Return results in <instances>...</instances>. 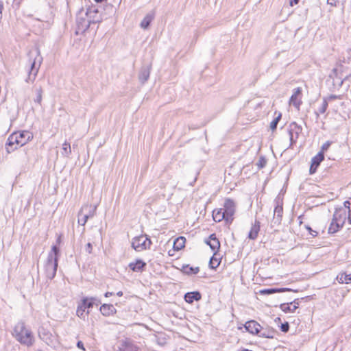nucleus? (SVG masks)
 <instances>
[{
    "mask_svg": "<svg viewBox=\"0 0 351 351\" xmlns=\"http://www.w3.org/2000/svg\"><path fill=\"white\" fill-rule=\"evenodd\" d=\"M337 280L341 284H350L351 283V274H347L345 271L340 272L337 276Z\"/></svg>",
    "mask_w": 351,
    "mask_h": 351,
    "instance_id": "nucleus-21",
    "label": "nucleus"
},
{
    "mask_svg": "<svg viewBox=\"0 0 351 351\" xmlns=\"http://www.w3.org/2000/svg\"><path fill=\"white\" fill-rule=\"evenodd\" d=\"M205 243L209 245L213 253L219 252L221 244L215 233L210 234V237L205 241Z\"/></svg>",
    "mask_w": 351,
    "mask_h": 351,
    "instance_id": "nucleus-11",
    "label": "nucleus"
},
{
    "mask_svg": "<svg viewBox=\"0 0 351 351\" xmlns=\"http://www.w3.org/2000/svg\"><path fill=\"white\" fill-rule=\"evenodd\" d=\"M52 251L54 252L55 255L57 256L58 253V248L56 246L52 247Z\"/></svg>",
    "mask_w": 351,
    "mask_h": 351,
    "instance_id": "nucleus-37",
    "label": "nucleus"
},
{
    "mask_svg": "<svg viewBox=\"0 0 351 351\" xmlns=\"http://www.w3.org/2000/svg\"><path fill=\"white\" fill-rule=\"evenodd\" d=\"M175 251H176V250H173H173H169V251L168 252V255H169V256H174V252H175Z\"/></svg>",
    "mask_w": 351,
    "mask_h": 351,
    "instance_id": "nucleus-41",
    "label": "nucleus"
},
{
    "mask_svg": "<svg viewBox=\"0 0 351 351\" xmlns=\"http://www.w3.org/2000/svg\"><path fill=\"white\" fill-rule=\"evenodd\" d=\"M153 19V16L151 15H147L141 21V27L143 29H146L149 27L150 23Z\"/></svg>",
    "mask_w": 351,
    "mask_h": 351,
    "instance_id": "nucleus-25",
    "label": "nucleus"
},
{
    "mask_svg": "<svg viewBox=\"0 0 351 351\" xmlns=\"http://www.w3.org/2000/svg\"><path fill=\"white\" fill-rule=\"evenodd\" d=\"M340 99V97L338 96V95H330L328 99H326L327 100H333V99Z\"/></svg>",
    "mask_w": 351,
    "mask_h": 351,
    "instance_id": "nucleus-36",
    "label": "nucleus"
},
{
    "mask_svg": "<svg viewBox=\"0 0 351 351\" xmlns=\"http://www.w3.org/2000/svg\"><path fill=\"white\" fill-rule=\"evenodd\" d=\"M123 293L122 291H119L117 293V295L119 297H121V296H123Z\"/></svg>",
    "mask_w": 351,
    "mask_h": 351,
    "instance_id": "nucleus-42",
    "label": "nucleus"
},
{
    "mask_svg": "<svg viewBox=\"0 0 351 351\" xmlns=\"http://www.w3.org/2000/svg\"><path fill=\"white\" fill-rule=\"evenodd\" d=\"M236 213V203L230 198L224 200L223 208H215L212 212V217L215 222H221L223 220L228 224L232 223L234 215Z\"/></svg>",
    "mask_w": 351,
    "mask_h": 351,
    "instance_id": "nucleus-1",
    "label": "nucleus"
},
{
    "mask_svg": "<svg viewBox=\"0 0 351 351\" xmlns=\"http://www.w3.org/2000/svg\"><path fill=\"white\" fill-rule=\"evenodd\" d=\"M33 138L32 134L29 131L15 132L8 138L5 149L8 153H11L18 148L23 146Z\"/></svg>",
    "mask_w": 351,
    "mask_h": 351,
    "instance_id": "nucleus-3",
    "label": "nucleus"
},
{
    "mask_svg": "<svg viewBox=\"0 0 351 351\" xmlns=\"http://www.w3.org/2000/svg\"><path fill=\"white\" fill-rule=\"evenodd\" d=\"M261 228V223L258 221H255L252 224L250 230L248 234V238L252 240L256 239L258 237Z\"/></svg>",
    "mask_w": 351,
    "mask_h": 351,
    "instance_id": "nucleus-16",
    "label": "nucleus"
},
{
    "mask_svg": "<svg viewBox=\"0 0 351 351\" xmlns=\"http://www.w3.org/2000/svg\"><path fill=\"white\" fill-rule=\"evenodd\" d=\"M245 330L253 335H258L261 332L263 327L255 320H249L244 324Z\"/></svg>",
    "mask_w": 351,
    "mask_h": 351,
    "instance_id": "nucleus-9",
    "label": "nucleus"
},
{
    "mask_svg": "<svg viewBox=\"0 0 351 351\" xmlns=\"http://www.w3.org/2000/svg\"><path fill=\"white\" fill-rule=\"evenodd\" d=\"M290 289L288 288H280V289H265L259 291L260 295H269L276 293H281L285 291H289Z\"/></svg>",
    "mask_w": 351,
    "mask_h": 351,
    "instance_id": "nucleus-22",
    "label": "nucleus"
},
{
    "mask_svg": "<svg viewBox=\"0 0 351 351\" xmlns=\"http://www.w3.org/2000/svg\"><path fill=\"white\" fill-rule=\"evenodd\" d=\"M186 239L184 237L180 236L174 240L173 248L177 252L183 250L185 247Z\"/></svg>",
    "mask_w": 351,
    "mask_h": 351,
    "instance_id": "nucleus-17",
    "label": "nucleus"
},
{
    "mask_svg": "<svg viewBox=\"0 0 351 351\" xmlns=\"http://www.w3.org/2000/svg\"><path fill=\"white\" fill-rule=\"evenodd\" d=\"M280 329L282 332H287L289 331V325L288 322H285L281 324Z\"/></svg>",
    "mask_w": 351,
    "mask_h": 351,
    "instance_id": "nucleus-32",
    "label": "nucleus"
},
{
    "mask_svg": "<svg viewBox=\"0 0 351 351\" xmlns=\"http://www.w3.org/2000/svg\"><path fill=\"white\" fill-rule=\"evenodd\" d=\"M97 21H98V20H93L92 22L93 23H96Z\"/></svg>",
    "mask_w": 351,
    "mask_h": 351,
    "instance_id": "nucleus-51",
    "label": "nucleus"
},
{
    "mask_svg": "<svg viewBox=\"0 0 351 351\" xmlns=\"http://www.w3.org/2000/svg\"><path fill=\"white\" fill-rule=\"evenodd\" d=\"M328 104L327 99H324L323 103L322 104V106L319 109V113H321V114L325 113L326 110H327V108H328Z\"/></svg>",
    "mask_w": 351,
    "mask_h": 351,
    "instance_id": "nucleus-29",
    "label": "nucleus"
},
{
    "mask_svg": "<svg viewBox=\"0 0 351 351\" xmlns=\"http://www.w3.org/2000/svg\"><path fill=\"white\" fill-rule=\"evenodd\" d=\"M333 219L343 226L346 221L351 224V217H350V210L347 211L345 208H339L337 210L333 215Z\"/></svg>",
    "mask_w": 351,
    "mask_h": 351,
    "instance_id": "nucleus-8",
    "label": "nucleus"
},
{
    "mask_svg": "<svg viewBox=\"0 0 351 351\" xmlns=\"http://www.w3.org/2000/svg\"><path fill=\"white\" fill-rule=\"evenodd\" d=\"M96 298L93 297H84L78 304L76 309V315L81 318L85 319L89 313V309L93 308Z\"/></svg>",
    "mask_w": 351,
    "mask_h": 351,
    "instance_id": "nucleus-4",
    "label": "nucleus"
},
{
    "mask_svg": "<svg viewBox=\"0 0 351 351\" xmlns=\"http://www.w3.org/2000/svg\"><path fill=\"white\" fill-rule=\"evenodd\" d=\"M12 335L21 344L27 347L32 346L35 342L32 331L24 322L17 323L13 328Z\"/></svg>",
    "mask_w": 351,
    "mask_h": 351,
    "instance_id": "nucleus-2",
    "label": "nucleus"
},
{
    "mask_svg": "<svg viewBox=\"0 0 351 351\" xmlns=\"http://www.w3.org/2000/svg\"><path fill=\"white\" fill-rule=\"evenodd\" d=\"M96 3H102L104 1H107V0H94Z\"/></svg>",
    "mask_w": 351,
    "mask_h": 351,
    "instance_id": "nucleus-46",
    "label": "nucleus"
},
{
    "mask_svg": "<svg viewBox=\"0 0 351 351\" xmlns=\"http://www.w3.org/2000/svg\"><path fill=\"white\" fill-rule=\"evenodd\" d=\"M77 347L79 349H80V350H83V351H86V349H85V348H84V343H83V342H82V341H79L77 343Z\"/></svg>",
    "mask_w": 351,
    "mask_h": 351,
    "instance_id": "nucleus-35",
    "label": "nucleus"
},
{
    "mask_svg": "<svg viewBox=\"0 0 351 351\" xmlns=\"http://www.w3.org/2000/svg\"><path fill=\"white\" fill-rule=\"evenodd\" d=\"M61 241H62V238H61V236L60 235V236H58V237L57 239V243L60 244L61 243Z\"/></svg>",
    "mask_w": 351,
    "mask_h": 351,
    "instance_id": "nucleus-44",
    "label": "nucleus"
},
{
    "mask_svg": "<svg viewBox=\"0 0 351 351\" xmlns=\"http://www.w3.org/2000/svg\"><path fill=\"white\" fill-rule=\"evenodd\" d=\"M289 104L293 106L297 111L300 110L302 104V88L301 87H298L293 90Z\"/></svg>",
    "mask_w": 351,
    "mask_h": 351,
    "instance_id": "nucleus-7",
    "label": "nucleus"
},
{
    "mask_svg": "<svg viewBox=\"0 0 351 351\" xmlns=\"http://www.w3.org/2000/svg\"><path fill=\"white\" fill-rule=\"evenodd\" d=\"M282 114L279 113L278 115L271 122L270 128L272 131L276 130L277 128V125L280 120L281 119Z\"/></svg>",
    "mask_w": 351,
    "mask_h": 351,
    "instance_id": "nucleus-27",
    "label": "nucleus"
},
{
    "mask_svg": "<svg viewBox=\"0 0 351 351\" xmlns=\"http://www.w3.org/2000/svg\"><path fill=\"white\" fill-rule=\"evenodd\" d=\"M201 298L202 295L198 291L189 292L184 295V300L189 304H192L194 301H198Z\"/></svg>",
    "mask_w": 351,
    "mask_h": 351,
    "instance_id": "nucleus-18",
    "label": "nucleus"
},
{
    "mask_svg": "<svg viewBox=\"0 0 351 351\" xmlns=\"http://www.w3.org/2000/svg\"><path fill=\"white\" fill-rule=\"evenodd\" d=\"M93 12L95 13V14H97L98 13V10L97 9L94 10L93 11Z\"/></svg>",
    "mask_w": 351,
    "mask_h": 351,
    "instance_id": "nucleus-49",
    "label": "nucleus"
},
{
    "mask_svg": "<svg viewBox=\"0 0 351 351\" xmlns=\"http://www.w3.org/2000/svg\"><path fill=\"white\" fill-rule=\"evenodd\" d=\"M101 314L104 317H112L116 315L117 311L112 304H103L99 307Z\"/></svg>",
    "mask_w": 351,
    "mask_h": 351,
    "instance_id": "nucleus-10",
    "label": "nucleus"
},
{
    "mask_svg": "<svg viewBox=\"0 0 351 351\" xmlns=\"http://www.w3.org/2000/svg\"><path fill=\"white\" fill-rule=\"evenodd\" d=\"M41 99H42V95H41V92H40V93H39L38 97V101L39 103L41 102Z\"/></svg>",
    "mask_w": 351,
    "mask_h": 351,
    "instance_id": "nucleus-43",
    "label": "nucleus"
},
{
    "mask_svg": "<svg viewBox=\"0 0 351 351\" xmlns=\"http://www.w3.org/2000/svg\"><path fill=\"white\" fill-rule=\"evenodd\" d=\"M343 226H340L337 221L332 219L328 228V232L334 234L337 232Z\"/></svg>",
    "mask_w": 351,
    "mask_h": 351,
    "instance_id": "nucleus-24",
    "label": "nucleus"
},
{
    "mask_svg": "<svg viewBox=\"0 0 351 351\" xmlns=\"http://www.w3.org/2000/svg\"><path fill=\"white\" fill-rule=\"evenodd\" d=\"M152 241L146 235L141 234L132 239V246L136 252H142L150 247Z\"/></svg>",
    "mask_w": 351,
    "mask_h": 351,
    "instance_id": "nucleus-6",
    "label": "nucleus"
},
{
    "mask_svg": "<svg viewBox=\"0 0 351 351\" xmlns=\"http://www.w3.org/2000/svg\"><path fill=\"white\" fill-rule=\"evenodd\" d=\"M221 261V257L220 254L218 252H215L210 259L209 266L211 269H215L219 266Z\"/></svg>",
    "mask_w": 351,
    "mask_h": 351,
    "instance_id": "nucleus-19",
    "label": "nucleus"
},
{
    "mask_svg": "<svg viewBox=\"0 0 351 351\" xmlns=\"http://www.w3.org/2000/svg\"><path fill=\"white\" fill-rule=\"evenodd\" d=\"M92 250H93V246H92V244L90 243H88L86 245V251L88 253V254H90L92 253Z\"/></svg>",
    "mask_w": 351,
    "mask_h": 351,
    "instance_id": "nucleus-34",
    "label": "nucleus"
},
{
    "mask_svg": "<svg viewBox=\"0 0 351 351\" xmlns=\"http://www.w3.org/2000/svg\"><path fill=\"white\" fill-rule=\"evenodd\" d=\"M324 160V155H322V153H317L313 158L311 159V163L309 169V173L314 174L320 163Z\"/></svg>",
    "mask_w": 351,
    "mask_h": 351,
    "instance_id": "nucleus-13",
    "label": "nucleus"
},
{
    "mask_svg": "<svg viewBox=\"0 0 351 351\" xmlns=\"http://www.w3.org/2000/svg\"><path fill=\"white\" fill-rule=\"evenodd\" d=\"M266 163H267V160H265V158L263 157H261L257 163V166L259 168H263L266 165Z\"/></svg>",
    "mask_w": 351,
    "mask_h": 351,
    "instance_id": "nucleus-30",
    "label": "nucleus"
},
{
    "mask_svg": "<svg viewBox=\"0 0 351 351\" xmlns=\"http://www.w3.org/2000/svg\"><path fill=\"white\" fill-rule=\"evenodd\" d=\"M263 331L260 332L259 337L267 338V339H273L274 338L276 331L275 329L271 327H268L266 328H263Z\"/></svg>",
    "mask_w": 351,
    "mask_h": 351,
    "instance_id": "nucleus-20",
    "label": "nucleus"
},
{
    "mask_svg": "<svg viewBox=\"0 0 351 351\" xmlns=\"http://www.w3.org/2000/svg\"><path fill=\"white\" fill-rule=\"evenodd\" d=\"M327 3L332 7H336L339 3V0H327Z\"/></svg>",
    "mask_w": 351,
    "mask_h": 351,
    "instance_id": "nucleus-33",
    "label": "nucleus"
},
{
    "mask_svg": "<svg viewBox=\"0 0 351 351\" xmlns=\"http://www.w3.org/2000/svg\"><path fill=\"white\" fill-rule=\"evenodd\" d=\"M242 351H252V350H248V349H244V350H243Z\"/></svg>",
    "mask_w": 351,
    "mask_h": 351,
    "instance_id": "nucleus-50",
    "label": "nucleus"
},
{
    "mask_svg": "<svg viewBox=\"0 0 351 351\" xmlns=\"http://www.w3.org/2000/svg\"><path fill=\"white\" fill-rule=\"evenodd\" d=\"M92 13L91 10H88L86 12L87 16L90 15Z\"/></svg>",
    "mask_w": 351,
    "mask_h": 351,
    "instance_id": "nucleus-48",
    "label": "nucleus"
},
{
    "mask_svg": "<svg viewBox=\"0 0 351 351\" xmlns=\"http://www.w3.org/2000/svg\"><path fill=\"white\" fill-rule=\"evenodd\" d=\"M298 2H299V0H291L290 1V5L293 6L294 5H297L298 3Z\"/></svg>",
    "mask_w": 351,
    "mask_h": 351,
    "instance_id": "nucleus-38",
    "label": "nucleus"
},
{
    "mask_svg": "<svg viewBox=\"0 0 351 351\" xmlns=\"http://www.w3.org/2000/svg\"><path fill=\"white\" fill-rule=\"evenodd\" d=\"M67 147H70V145L69 143H64V149H66Z\"/></svg>",
    "mask_w": 351,
    "mask_h": 351,
    "instance_id": "nucleus-47",
    "label": "nucleus"
},
{
    "mask_svg": "<svg viewBox=\"0 0 351 351\" xmlns=\"http://www.w3.org/2000/svg\"><path fill=\"white\" fill-rule=\"evenodd\" d=\"M307 229L309 230V232L313 236L315 237L317 235V232L315 231H313L311 228H307Z\"/></svg>",
    "mask_w": 351,
    "mask_h": 351,
    "instance_id": "nucleus-39",
    "label": "nucleus"
},
{
    "mask_svg": "<svg viewBox=\"0 0 351 351\" xmlns=\"http://www.w3.org/2000/svg\"><path fill=\"white\" fill-rule=\"evenodd\" d=\"M184 271L187 274H196L199 272V267H192L189 265L183 267Z\"/></svg>",
    "mask_w": 351,
    "mask_h": 351,
    "instance_id": "nucleus-26",
    "label": "nucleus"
},
{
    "mask_svg": "<svg viewBox=\"0 0 351 351\" xmlns=\"http://www.w3.org/2000/svg\"><path fill=\"white\" fill-rule=\"evenodd\" d=\"M112 295H113L112 292L107 291V292L105 293L104 296L106 298H109V297L112 296Z\"/></svg>",
    "mask_w": 351,
    "mask_h": 351,
    "instance_id": "nucleus-40",
    "label": "nucleus"
},
{
    "mask_svg": "<svg viewBox=\"0 0 351 351\" xmlns=\"http://www.w3.org/2000/svg\"><path fill=\"white\" fill-rule=\"evenodd\" d=\"M57 258L56 257L55 258V263H54V272L56 271V267H57Z\"/></svg>",
    "mask_w": 351,
    "mask_h": 351,
    "instance_id": "nucleus-45",
    "label": "nucleus"
},
{
    "mask_svg": "<svg viewBox=\"0 0 351 351\" xmlns=\"http://www.w3.org/2000/svg\"><path fill=\"white\" fill-rule=\"evenodd\" d=\"M125 351H139V348L136 346L128 344L125 346Z\"/></svg>",
    "mask_w": 351,
    "mask_h": 351,
    "instance_id": "nucleus-31",
    "label": "nucleus"
},
{
    "mask_svg": "<svg viewBox=\"0 0 351 351\" xmlns=\"http://www.w3.org/2000/svg\"><path fill=\"white\" fill-rule=\"evenodd\" d=\"M38 335L40 338L49 345L53 343L55 339L52 333L44 326L40 327Z\"/></svg>",
    "mask_w": 351,
    "mask_h": 351,
    "instance_id": "nucleus-12",
    "label": "nucleus"
},
{
    "mask_svg": "<svg viewBox=\"0 0 351 351\" xmlns=\"http://www.w3.org/2000/svg\"><path fill=\"white\" fill-rule=\"evenodd\" d=\"M299 307V301L295 300L291 302L283 303L280 306V309L284 313H294L295 310Z\"/></svg>",
    "mask_w": 351,
    "mask_h": 351,
    "instance_id": "nucleus-15",
    "label": "nucleus"
},
{
    "mask_svg": "<svg viewBox=\"0 0 351 351\" xmlns=\"http://www.w3.org/2000/svg\"><path fill=\"white\" fill-rule=\"evenodd\" d=\"M147 264L141 259H136L128 265V267L134 272H142L144 271Z\"/></svg>",
    "mask_w": 351,
    "mask_h": 351,
    "instance_id": "nucleus-14",
    "label": "nucleus"
},
{
    "mask_svg": "<svg viewBox=\"0 0 351 351\" xmlns=\"http://www.w3.org/2000/svg\"><path fill=\"white\" fill-rule=\"evenodd\" d=\"M330 145H331V142L326 141L322 145L320 151L318 153H322V155H324V153L328 149V148L330 147Z\"/></svg>",
    "mask_w": 351,
    "mask_h": 351,
    "instance_id": "nucleus-28",
    "label": "nucleus"
},
{
    "mask_svg": "<svg viewBox=\"0 0 351 351\" xmlns=\"http://www.w3.org/2000/svg\"><path fill=\"white\" fill-rule=\"evenodd\" d=\"M88 207V206H85L82 207L81 209L80 213H79V219H78V223L84 226L87 221V219L88 218V215L84 213V210L86 209ZM89 208H91V206H89Z\"/></svg>",
    "mask_w": 351,
    "mask_h": 351,
    "instance_id": "nucleus-23",
    "label": "nucleus"
},
{
    "mask_svg": "<svg viewBox=\"0 0 351 351\" xmlns=\"http://www.w3.org/2000/svg\"><path fill=\"white\" fill-rule=\"evenodd\" d=\"M42 58L37 56L34 59L29 60V64L27 67V77L26 79L27 82H34L36 80L37 74L38 73L40 64H41Z\"/></svg>",
    "mask_w": 351,
    "mask_h": 351,
    "instance_id": "nucleus-5",
    "label": "nucleus"
}]
</instances>
